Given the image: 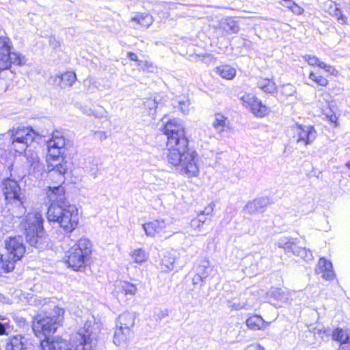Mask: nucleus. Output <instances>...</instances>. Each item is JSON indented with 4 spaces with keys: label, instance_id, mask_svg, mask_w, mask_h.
<instances>
[{
    "label": "nucleus",
    "instance_id": "obj_1",
    "mask_svg": "<svg viewBox=\"0 0 350 350\" xmlns=\"http://www.w3.org/2000/svg\"><path fill=\"white\" fill-rule=\"evenodd\" d=\"M161 131L167 137L166 159L173 167H180V172L189 178L200 174L198 152L189 148V140L185 128L176 118H171L161 126Z\"/></svg>",
    "mask_w": 350,
    "mask_h": 350
},
{
    "label": "nucleus",
    "instance_id": "obj_2",
    "mask_svg": "<svg viewBox=\"0 0 350 350\" xmlns=\"http://www.w3.org/2000/svg\"><path fill=\"white\" fill-rule=\"evenodd\" d=\"M64 314V309L57 306L42 308L32 317L33 334L43 339L55 334L63 325Z\"/></svg>",
    "mask_w": 350,
    "mask_h": 350
},
{
    "label": "nucleus",
    "instance_id": "obj_3",
    "mask_svg": "<svg viewBox=\"0 0 350 350\" xmlns=\"http://www.w3.org/2000/svg\"><path fill=\"white\" fill-rule=\"evenodd\" d=\"M49 223L57 224L59 228L66 234H70L79 225V213L76 205L71 203L50 204L46 212Z\"/></svg>",
    "mask_w": 350,
    "mask_h": 350
},
{
    "label": "nucleus",
    "instance_id": "obj_4",
    "mask_svg": "<svg viewBox=\"0 0 350 350\" xmlns=\"http://www.w3.org/2000/svg\"><path fill=\"white\" fill-rule=\"evenodd\" d=\"M47 153L46 163L49 171V178L53 181V177L57 176L59 182L64 181V175L66 174V161L61 149L66 147V139L61 135H53L46 142Z\"/></svg>",
    "mask_w": 350,
    "mask_h": 350
},
{
    "label": "nucleus",
    "instance_id": "obj_5",
    "mask_svg": "<svg viewBox=\"0 0 350 350\" xmlns=\"http://www.w3.org/2000/svg\"><path fill=\"white\" fill-rule=\"evenodd\" d=\"M92 332L89 327L78 329L70 340V347L66 350H92ZM42 350H65L67 342L60 336L50 338L49 336L40 340Z\"/></svg>",
    "mask_w": 350,
    "mask_h": 350
},
{
    "label": "nucleus",
    "instance_id": "obj_6",
    "mask_svg": "<svg viewBox=\"0 0 350 350\" xmlns=\"http://www.w3.org/2000/svg\"><path fill=\"white\" fill-rule=\"evenodd\" d=\"M21 228L25 241L29 245L38 247L47 243L44 219L40 211L28 213L21 222Z\"/></svg>",
    "mask_w": 350,
    "mask_h": 350
},
{
    "label": "nucleus",
    "instance_id": "obj_7",
    "mask_svg": "<svg viewBox=\"0 0 350 350\" xmlns=\"http://www.w3.org/2000/svg\"><path fill=\"white\" fill-rule=\"evenodd\" d=\"M6 255L0 253V278L3 274L12 273L16 264L23 260L26 254V247L20 237L12 236L4 241Z\"/></svg>",
    "mask_w": 350,
    "mask_h": 350
},
{
    "label": "nucleus",
    "instance_id": "obj_8",
    "mask_svg": "<svg viewBox=\"0 0 350 350\" xmlns=\"http://www.w3.org/2000/svg\"><path fill=\"white\" fill-rule=\"evenodd\" d=\"M92 245L86 238L77 240L66 252L64 262L68 268L75 271H83L90 264Z\"/></svg>",
    "mask_w": 350,
    "mask_h": 350
},
{
    "label": "nucleus",
    "instance_id": "obj_9",
    "mask_svg": "<svg viewBox=\"0 0 350 350\" xmlns=\"http://www.w3.org/2000/svg\"><path fill=\"white\" fill-rule=\"evenodd\" d=\"M304 62L310 67L318 70H311L308 78L310 85L317 87L326 88L329 84V77H337L339 76V71L336 66L326 64L316 55L306 54L303 56Z\"/></svg>",
    "mask_w": 350,
    "mask_h": 350
},
{
    "label": "nucleus",
    "instance_id": "obj_10",
    "mask_svg": "<svg viewBox=\"0 0 350 350\" xmlns=\"http://www.w3.org/2000/svg\"><path fill=\"white\" fill-rule=\"evenodd\" d=\"M10 143L9 150L15 155L25 153L29 144L32 143L38 133L31 126H18L9 131Z\"/></svg>",
    "mask_w": 350,
    "mask_h": 350
},
{
    "label": "nucleus",
    "instance_id": "obj_11",
    "mask_svg": "<svg viewBox=\"0 0 350 350\" xmlns=\"http://www.w3.org/2000/svg\"><path fill=\"white\" fill-rule=\"evenodd\" d=\"M12 42L7 36H0V74L12 66H21L25 64V57L18 52L12 51Z\"/></svg>",
    "mask_w": 350,
    "mask_h": 350
},
{
    "label": "nucleus",
    "instance_id": "obj_12",
    "mask_svg": "<svg viewBox=\"0 0 350 350\" xmlns=\"http://www.w3.org/2000/svg\"><path fill=\"white\" fill-rule=\"evenodd\" d=\"M240 100L242 105L256 118H265L271 112L270 107L254 93L245 92Z\"/></svg>",
    "mask_w": 350,
    "mask_h": 350
},
{
    "label": "nucleus",
    "instance_id": "obj_13",
    "mask_svg": "<svg viewBox=\"0 0 350 350\" xmlns=\"http://www.w3.org/2000/svg\"><path fill=\"white\" fill-rule=\"evenodd\" d=\"M120 326L116 328L113 336V342L120 345L127 342L132 334L134 319L129 315H121L119 317Z\"/></svg>",
    "mask_w": 350,
    "mask_h": 350
},
{
    "label": "nucleus",
    "instance_id": "obj_14",
    "mask_svg": "<svg viewBox=\"0 0 350 350\" xmlns=\"http://www.w3.org/2000/svg\"><path fill=\"white\" fill-rule=\"evenodd\" d=\"M293 138L297 143L305 146L311 144L317 137V131L312 125H303L296 123L291 129Z\"/></svg>",
    "mask_w": 350,
    "mask_h": 350
},
{
    "label": "nucleus",
    "instance_id": "obj_15",
    "mask_svg": "<svg viewBox=\"0 0 350 350\" xmlns=\"http://www.w3.org/2000/svg\"><path fill=\"white\" fill-rule=\"evenodd\" d=\"M2 191L8 203L19 202L23 205L24 196L17 181L11 178H5L2 183Z\"/></svg>",
    "mask_w": 350,
    "mask_h": 350
},
{
    "label": "nucleus",
    "instance_id": "obj_16",
    "mask_svg": "<svg viewBox=\"0 0 350 350\" xmlns=\"http://www.w3.org/2000/svg\"><path fill=\"white\" fill-rule=\"evenodd\" d=\"M49 177V175L47 176ZM51 183L58 184L57 186H49L45 189V194L48 200L51 202L50 204L53 203H70L66 197V189L63 186L65 180L62 183L59 182V178L55 175L53 177L55 182H53L49 178H48Z\"/></svg>",
    "mask_w": 350,
    "mask_h": 350
},
{
    "label": "nucleus",
    "instance_id": "obj_17",
    "mask_svg": "<svg viewBox=\"0 0 350 350\" xmlns=\"http://www.w3.org/2000/svg\"><path fill=\"white\" fill-rule=\"evenodd\" d=\"M215 204H209L204 209L198 213L190 221V227L194 231H202L206 228L211 221Z\"/></svg>",
    "mask_w": 350,
    "mask_h": 350
},
{
    "label": "nucleus",
    "instance_id": "obj_18",
    "mask_svg": "<svg viewBox=\"0 0 350 350\" xmlns=\"http://www.w3.org/2000/svg\"><path fill=\"white\" fill-rule=\"evenodd\" d=\"M143 228L147 236L156 237L166 234L167 224L163 219H154L143 225Z\"/></svg>",
    "mask_w": 350,
    "mask_h": 350
},
{
    "label": "nucleus",
    "instance_id": "obj_19",
    "mask_svg": "<svg viewBox=\"0 0 350 350\" xmlns=\"http://www.w3.org/2000/svg\"><path fill=\"white\" fill-rule=\"evenodd\" d=\"M77 75L74 71L66 70L53 77V84L60 88L71 87L77 81Z\"/></svg>",
    "mask_w": 350,
    "mask_h": 350
},
{
    "label": "nucleus",
    "instance_id": "obj_20",
    "mask_svg": "<svg viewBox=\"0 0 350 350\" xmlns=\"http://www.w3.org/2000/svg\"><path fill=\"white\" fill-rule=\"evenodd\" d=\"M270 323L266 321L260 314H252L245 320L247 327L252 331H264Z\"/></svg>",
    "mask_w": 350,
    "mask_h": 350
},
{
    "label": "nucleus",
    "instance_id": "obj_21",
    "mask_svg": "<svg viewBox=\"0 0 350 350\" xmlns=\"http://www.w3.org/2000/svg\"><path fill=\"white\" fill-rule=\"evenodd\" d=\"M137 291L136 284L127 280H120L116 285L117 295H122L126 298L135 296Z\"/></svg>",
    "mask_w": 350,
    "mask_h": 350
},
{
    "label": "nucleus",
    "instance_id": "obj_22",
    "mask_svg": "<svg viewBox=\"0 0 350 350\" xmlns=\"http://www.w3.org/2000/svg\"><path fill=\"white\" fill-rule=\"evenodd\" d=\"M319 272L322 273V277L327 280H333L335 277L332 264L325 258H321L318 262Z\"/></svg>",
    "mask_w": 350,
    "mask_h": 350
},
{
    "label": "nucleus",
    "instance_id": "obj_23",
    "mask_svg": "<svg viewBox=\"0 0 350 350\" xmlns=\"http://www.w3.org/2000/svg\"><path fill=\"white\" fill-rule=\"evenodd\" d=\"M213 126L219 132H223L230 129L228 118L221 112L215 114Z\"/></svg>",
    "mask_w": 350,
    "mask_h": 350
},
{
    "label": "nucleus",
    "instance_id": "obj_24",
    "mask_svg": "<svg viewBox=\"0 0 350 350\" xmlns=\"http://www.w3.org/2000/svg\"><path fill=\"white\" fill-rule=\"evenodd\" d=\"M257 87L266 94H273L277 92V85L273 79L260 78Z\"/></svg>",
    "mask_w": 350,
    "mask_h": 350
},
{
    "label": "nucleus",
    "instance_id": "obj_25",
    "mask_svg": "<svg viewBox=\"0 0 350 350\" xmlns=\"http://www.w3.org/2000/svg\"><path fill=\"white\" fill-rule=\"evenodd\" d=\"M24 337L18 334L10 337L5 345V350H25Z\"/></svg>",
    "mask_w": 350,
    "mask_h": 350
},
{
    "label": "nucleus",
    "instance_id": "obj_26",
    "mask_svg": "<svg viewBox=\"0 0 350 350\" xmlns=\"http://www.w3.org/2000/svg\"><path fill=\"white\" fill-rule=\"evenodd\" d=\"M131 21L135 22L142 28H148L152 25L153 19L152 16L148 13L138 12L131 18Z\"/></svg>",
    "mask_w": 350,
    "mask_h": 350
},
{
    "label": "nucleus",
    "instance_id": "obj_27",
    "mask_svg": "<svg viewBox=\"0 0 350 350\" xmlns=\"http://www.w3.org/2000/svg\"><path fill=\"white\" fill-rule=\"evenodd\" d=\"M215 72L221 78L226 80H232L236 75L235 68L227 64L216 67Z\"/></svg>",
    "mask_w": 350,
    "mask_h": 350
},
{
    "label": "nucleus",
    "instance_id": "obj_28",
    "mask_svg": "<svg viewBox=\"0 0 350 350\" xmlns=\"http://www.w3.org/2000/svg\"><path fill=\"white\" fill-rule=\"evenodd\" d=\"M332 337L338 344L350 341V329L336 327L333 330Z\"/></svg>",
    "mask_w": 350,
    "mask_h": 350
},
{
    "label": "nucleus",
    "instance_id": "obj_29",
    "mask_svg": "<svg viewBox=\"0 0 350 350\" xmlns=\"http://www.w3.org/2000/svg\"><path fill=\"white\" fill-rule=\"evenodd\" d=\"M280 4L291 11L294 15L300 16L304 14L305 10L294 0H282Z\"/></svg>",
    "mask_w": 350,
    "mask_h": 350
},
{
    "label": "nucleus",
    "instance_id": "obj_30",
    "mask_svg": "<svg viewBox=\"0 0 350 350\" xmlns=\"http://www.w3.org/2000/svg\"><path fill=\"white\" fill-rule=\"evenodd\" d=\"M130 256L133 261L137 264H142L146 262L148 259L147 252L141 248L134 250L131 253Z\"/></svg>",
    "mask_w": 350,
    "mask_h": 350
},
{
    "label": "nucleus",
    "instance_id": "obj_31",
    "mask_svg": "<svg viewBox=\"0 0 350 350\" xmlns=\"http://www.w3.org/2000/svg\"><path fill=\"white\" fill-rule=\"evenodd\" d=\"M324 115L325 116L326 120L330 123V124L333 127H338L339 126L338 123V118L336 116V113L332 111L329 109V111H324Z\"/></svg>",
    "mask_w": 350,
    "mask_h": 350
},
{
    "label": "nucleus",
    "instance_id": "obj_32",
    "mask_svg": "<svg viewBox=\"0 0 350 350\" xmlns=\"http://www.w3.org/2000/svg\"><path fill=\"white\" fill-rule=\"evenodd\" d=\"M174 267V262L170 256H164L161 260V269L162 271L167 272Z\"/></svg>",
    "mask_w": 350,
    "mask_h": 350
},
{
    "label": "nucleus",
    "instance_id": "obj_33",
    "mask_svg": "<svg viewBox=\"0 0 350 350\" xmlns=\"http://www.w3.org/2000/svg\"><path fill=\"white\" fill-rule=\"evenodd\" d=\"M332 16L335 18L340 24L346 25L347 24V18L342 14V10L336 7L333 13H332Z\"/></svg>",
    "mask_w": 350,
    "mask_h": 350
},
{
    "label": "nucleus",
    "instance_id": "obj_34",
    "mask_svg": "<svg viewBox=\"0 0 350 350\" xmlns=\"http://www.w3.org/2000/svg\"><path fill=\"white\" fill-rule=\"evenodd\" d=\"M293 92L294 88L291 84H286L282 87V93L285 96H291Z\"/></svg>",
    "mask_w": 350,
    "mask_h": 350
},
{
    "label": "nucleus",
    "instance_id": "obj_35",
    "mask_svg": "<svg viewBox=\"0 0 350 350\" xmlns=\"http://www.w3.org/2000/svg\"><path fill=\"white\" fill-rule=\"evenodd\" d=\"M137 66L143 70H148L149 68L152 67V63L147 60H140L137 64Z\"/></svg>",
    "mask_w": 350,
    "mask_h": 350
},
{
    "label": "nucleus",
    "instance_id": "obj_36",
    "mask_svg": "<svg viewBox=\"0 0 350 350\" xmlns=\"http://www.w3.org/2000/svg\"><path fill=\"white\" fill-rule=\"evenodd\" d=\"M244 350H265V347L258 343L251 344Z\"/></svg>",
    "mask_w": 350,
    "mask_h": 350
},
{
    "label": "nucleus",
    "instance_id": "obj_37",
    "mask_svg": "<svg viewBox=\"0 0 350 350\" xmlns=\"http://www.w3.org/2000/svg\"><path fill=\"white\" fill-rule=\"evenodd\" d=\"M127 57L130 59V60L135 62L137 64L140 61L138 58L137 54L132 51L127 53Z\"/></svg>",
    "mask_w": 350,
    "mask_h": 350
},
{
    "label": "nucleus",
    "instance_id": "obj_38",
    "mask_svg": "<svg viewBox=\"0 0 350 350\" xmlns=\"http://www.w3.org/2000/svg\"><path fill=\"white\" fill-rule=\"evenodd\" d=\"M338 350H350V340L343 343H340Z\"/></svg>",
    "mask_w": 350,
    "mask_h": 350
},
{
    "label": "nucleus",
    "instance_id": "obj_39",
    "mask_svg": "<svg viewBox=\"0 0 350 350\" xmlns=\"http://www.w3.org/2000/svg\"><path fill=\"white\" fill-rule=\"evenodd\" d=\"M167 316H168V310H167L160 311L157 314V317L159 319H163Z\"/></svg>",
    "mask_w": 350,
    "mask_h": 350
},
{
    "label": "nucleus",
    "instance_id": "obj_40",
    "mask_svg": "<svg viewBox=\"0 0 350 350\" xmlns=\"http://www.w3.org/2000/svg\"><path fill=\"white\" fill-rule=\"evenodd\" d=\"M8 335L5 325L0 322V336Z\"/></svg>",
    "mask_w": 350,
    "mask_h": 350
},
{
    "label": "nucleus",
    "instance_id": "obj_41",
    "mask_svg": "<svg viewBox=\"0 0 350 350\" xmlns=\"http://www.w3.org/2000/svg\"><path fill=\"white\" fill-rule=\"evenodd\" d=\"M193 280V281H195L196 280H198V281L202 280L201 276L199 275L198 274L196 275Z\"/></svg>",
    "mask_w": 350,
    "mask_h": 350
},
{
    "label": "nucleus",
    "instance_id": "obj_42",
    "mask_svg": "<svg viewBox=\"0 0 350 350\" xmlns=\"http://www.w3.org/2000/svg\"><path fill=\"white\" fill-rule=\"evenodd\" d=\"M345 166L350 170V159L345 163Z\"/></svg>",
    "mask_w": 350,
    "mask_h": 350
}]
</instances>
